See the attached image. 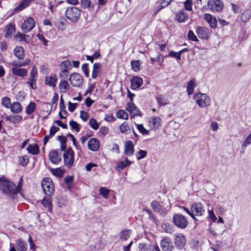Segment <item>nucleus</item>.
<instances>
[{
    "label": "nucleus",
    "mask_w": 251,
    "mask_h": 251,
    "mask_svg": "<svg viewBox=\"0 0 251 251\" xmlns=\"http://www.w3.org/2000/svg\"><path fill=\"white\" fill-rule=\"evenodd\" d=\"M0 190L8 197H12L19 192L14 183L5 179L0 178Z\"/></svg>",
    "instance_id": "f257e3e1"
},
{
    "label": "nucleus",
    "mask_w": 251,
    "mask_h": 251,
    "mask_svg": "<svg viewBox=\"0 0 251 251\" xmlns=\"http://www.w3.org/2000/svg\"><path fill=\"white\" fill-rule=\"evenodd\" d=\"M81 14V10L75 6L68 7L65 11V17L73 23L78 21Z\"/></svg>",
    "instance_id": "f03ea898"
},
{
    "label": "nucleus",
    "mask_w": 251,
    "mask_h": 251,
    "mask_svg": "<svg viewBox=\"0 0 251 251\" xmlns=\"http://www.w3.org/2000/svg\"><path fill=\"white\" fill-rule=\"evenodd\" d=\"M194 98L196 103L200 107L204 108L210 104V98L206 94L198 93L195 95Z\"/></svg>",
    "instance_id": "7ed1b4c3"
},
{
    "label": "nucleus",
    "mask_w": 251,
    "mask_h": 251,
    "mask_svg": "<svg viewBox=\"0 0 251 251\" xmlns=\"http://www.w3.org/2000/svg\"><path fill=\"white\" fill-rule=\"evenodd\" d=\"M41 185L44 193L48 196H50L54 192V185L50 178H44L42 181Z\"/></svg>",
    "instance_id": "20e7f679"
},
{
    "label": "nucleus",
    "mask_w": 251,
    "mask_h": 251,
    "mask_svg": "<svg viewBox=\"0 0 251 251\" xmlns=\"http://www.w3.org/2000/svg\"><path fill=\"white\" fill-rule=\"evenodd\" d=\"M191 217L196 220L195 216H201L203 214L205 210L203 205L201 202H194L191 206Z\"/></svg>",
    "instance_id": "39448f33"
},
{
    "label": "nucleus",
    "mask_w": 251,
    "mask_h": 251,
    "mask_svg": "<svg viewBox=\"0 0 251 251\" xmlns=\"http://www.w3.org/2000/svg\"><path fill=\"white\" fill-rule=\"evenodd\" d=\"M173 222L176 226L181 229L186 228L188 224L186 217L180 214H175L174 215Z\"/></svg>",
    "instance_id": "423d86ee"
},
{
    "label": "nucleus",
    "mask_w": 251,
    "mask_h": 251,
    "mask_svg": "<svg viewBox=\"0 0 251 251\" xmlns=\"http://www.w3.org/2000/svg\"><path fill=\"white\" fill-rule=\"evenodd\" d=\"M207 6L212 12H219L223 9L224 4L221 0H208Z\"/></svg>",
    "instance_id": "0eeeda50"
},
{
    "label": "nucleus",
    "mask_w": 251,
    "mask_h": 251,
    "mask_svg": "<svg viewBox=\"0 0 251 251\" xmlns=\"http://www.w3.org/2000/svg\"><path fill=\"white\" fill-rule=\"evenodd\" d=\"M63 158L65 165L68 168H71L74 162V152L70 147L64 151Z\"/></svg>",
    "instance_id": "6e6552de"
},
{
    "label": "nucleus",
    "mask_w": 251,
    "mask_h": 251,
    "mask_svg": "<svg viewBox=\"0 0 251 251\" xmlns=\"http://www.w3.org/2000/svg\"><path fill=\"white\" fill-rule=\"evenodd\" d=\"M186 239L185 236L181 233H177L174 235V244L178 249H182L185 246Z\"/></svg>",
    "instance_id": "1a4fd4ad"
},
{
    "label": "nucleus",
    "mask_w": 251,
    "mask_h": 251,
    "mask_svg": "<svg viewBox=\"0 0 251 251\" xmlns=\"http://www.w3.org/2000/svg\"><path fill=\"white\" fill-rule=\"evenodd\" d=\"M35 25V21L32 18H29L23 23L21 28L24 32H28Z\"/></svg>",
    "instance_id": "9d476101"
},
{
    "label": "nucleus",
    "mask_w": 251,
    "mask_h": 251,
    "mask_svg": "<svg viewBox=\"0 0 251 251\" xmlns=\"http://www.w3.org/2000/svg\"><path fill=\"white\" fill-rule=\"evenodd\" d=\"M72 64H60L59 69L60 72L59 76L63 79H66L69 74V71L72 69Z\"/></svg>",
    "instance_id": "9b49d317"
},
{
    "label": "nucleus",
    "mask_w": 251,
    "mask_h": 251,
    "mask_svg": "<svg viewBox=\"0 0 251 251\" xmlns=\"http://www.w3.org/2000/svg\"><path fill=\"white\" fill-rule=\"evenodd\" d=\"M69 80L73 86L78 87L81 85L83 80L81 75L78 73H74L70 75Z\"/></svg>",
    "instance_id": "f8f14e48"
},
{
    "label": "nucleus",
    "mask_w": 251,
    "mask_h": 251,
    "mask_svg": "<svg viewBox=\"0 0 251 251\" xmlns=\"http://www.w3.org/2000/svg\"><path fill=\"white\" fill-rule=\"evenodd\" d=\"M160 247L163 251H172L174 249L171 240L167 237L164 238L161 241Z\"/></svg>",
    "instance_id": "ddd939ff"
},
{
    "label": "nucleus",
    "mask_w": 251,
    "mask_h": 251,
    "mask_svg": "<svg viewBox=\"0 0 251 251\" xmlns=\"http://www.w3.org/2000/svg\"><path fill=\"white\" fill-rule=\"evenodd\" d=\"M196 33L201 39H207L210 35L209 30L203 26H198L196 29Z\"/></svg>",
    "instance_id": "4468645a"
},
{
    "label": "nucleus",
    "mask_w": 251,
    "mask_h": 251,
    "mask_svg": "<svg viewBox=\"0 0 251 251\" xmlns=\"http://www.w3.org/2000/svg\"><path fill=\"white\" fill-rule=\"evenodd\" d=\"M126 109L131 114H133V116H141L142 114L138 110L136 105L131 101L129 102L127 104Z\"/></svg>",
    "instance_id": "2eb2a0df"
},
{
    "label": "nucleus",
    "mask_w": 251,
    "mask_h": 251,
    "mask_svg": "<svg viewBox=\"0 0 251 251\" xmlns=\"http://www.w3.org/2000/svg\"><path fill=\"white\" fill-rule=\"evenodd\" d=\"M204 19L209 24L212 28H214L217 26V20L216 18L213 17L212 15L206 13L204 15Z\"/></svg>",
    "instance_id": "dca6fc26"
},
{
    "label": "nucleus",
    "mask_w": 251,
    "mask_h": 251,
    "mask_svg": "<svg viewBox=\"0 0 251 251\" xmlns=\"http://www.w3.org/2000/svg\"><path fill=\"white\" fill-rule=\"evenodd\" d=\"M131 88L133 90L139 88L143 84V79L139 76H134L130 80Z\"/></svg>",
    "instance_id": "f3484780"
},
{
    "label": "nucleus",
    "mask_w": 251,
    "mask_h": 251,
    "mask_svg": "<svg viewBox=\"0 0 251 251\" xmlns=\"http://www.w3.org/2000/svg\"><path fill=\"white\" fill-rule=\"evenodd\" d=\"M15 39L19 42L27 44L31 40L29 35L23 34L20 32L17 33L15 36Z\"/></svg>",
    "instance_id": "a211bd4d"
},
{
    "label": "nucleus",
    "mask_w": 251,
    "mask_h": 251,
    "mask_svg": "<svg viewBox=\"0 0 251 251\" xmlns=\"http://www.w3.org/2000/svg\"><path fill=\"white\" fill-rule=\"evenodd\" d=\"M49 157L50 161L55 164H57L61 161V158L59 156V154L56 150H53L50 151Z\"/></svg>",
    "instance_id": "6ab92c4d"
},
{
    "label": "nucleus",
    "mask_w": 251,
    "mask_h": 251,
    "mask_svg": "<svg viewBox=\"0 0 251 251\" xmlns=\"http://www.w3.org/2000/svg\"><path fill=\"white\" fill-rule=\"evenodd\" d=\"M100 146L99 141L96 138H91L88 142V147L92 151H97Z\"/></svg>",
    "instance_id": "aec40b11"
},
{
    "label": "nucleus",
    "mask_w": 251,
    "mask_h": 251,
    "mask_svg": "<svg viewBox=\"0 0 251 251\" xmlns=\"http://www.w3.org/2000/svg\"><path fill=\"white\" fill-rule=\"evenodd\" d=\"M197 85L196 79L195 78L191 79L188 82L187 85V92L189 96L191 95L194 93V89Z\"/></svg>",
    "instance_id": "412c9836"
},
{
    "label": "nucleus",
    "mask_w": 251,
    "mask_h": 251,
    "mask_svg": "<svg viewBox=\"0 0 251 251\" xmlns=\"http://www.w3.org/2000/svg\"><path fill=\"white\" fill-rule=\"evenodd\" d=\"M188 18L189 16L188 14L183 11H178L176 15V20L179 23L186 22L188 19Z\"/></svg>",
    "instance_id": "4be33fe9"
},
{
    "label": "nucleus",
    "mask_w": 251,
    "mask_h": 251,
    "mask_svg": "<svg viewBox=\"0 0 251 251\" xmlns=\"http://www.w3.org/2000/svg\"><path fill=\"white\" fill-rule=\"evenodd\" d=\"M34 0H23V1L15 8V12L20 11L29 6L30 4Z\"/></svg>",
    "instance_id": "5701e85b"
},
{
    "label": "nucleus",
    "mask_w": 251,
    "mask_h": 251,
    "mask_svg": "<svg viewBox=\"0 0 251 251\" xmlns=\"http://www.w3.org/2000/svg\"><path fill=\"white\" fill-rule=\"evenodd\" d=\"M125 151L127 155H132L134 154V145L131 141L126 142Z\"/></svg>",
    "instance_id": "b1692460"
},
{
    "label": "nucleus",
    "mask_w": 251,
    "mask_h": 251,
    "mask_svg": "<svg viewBox=\"0 0 251 251\" xmlns=\"http://www.w3.org/2000/svg\"><path fill=\"white\" fill-rule=\"evenodd\" d=\"M11 111L15 114L21 112L23 110L22 105L18 102H14L10 106Z\"/></svg>",
    "instance_id": "393cba45"
},
{
    "label": "nucleus",
    "mask_w": 251,
    "mask_h": 251,
    "mask_svg": "<svg viewBox=\"0 0 251 251\" xmlns=\"http://www.w3.org/2000/svg\"><path fill=\"white\" fill-rule=\"evenodd\" d=\"M57 78L55 75H50L47 76L45 80V83L51 87H54L56 86Z\"/></svg>",
    "instance_id": "a878e982"
},
{
    "label": "nucleus",
    "mask_w": 251,
    "mask_h": 251,
    "mask_svg": "<svg viewBox=\"0 0 251 251\" xmlns=\"http://www.w3.org/2000/svg\"><path fill=\"white\" fill-rule=\"evenodd\" d=\"M119 130L122 134H128L131 132V128L130 127L128 124L125 122L119 126Z\"/></svg>",
    "instance_id": "bb28decb"
},
{
    "label": "nucleus",
    "mask_w": 251,
    "mask_h": 251,
    "mask_svg": "<svg viewBox=\"0 0 251 251\" xmlns=\"http://www.w3.org/2000/svg\"><path fill=\"white\" fill-rule=\"evenodd\" d=\"M161 120L159 117H153L150 121V125L154 128H158L161 125Z\"/></svg>",
    "instance_id": "cd10ccee"
},
{
    "label": "nucleus",
    "mask_w": 251,
    "mask_h": 251,
    "mask_svg": "<svg viewBox=\"0 0 251 251\" xmlns=\"http://www.w3.org/2000/svg\"><path fill=\"white\" fill-rule=\"evenodd\" d=\"M14 54L19 59H23L24 57V50L21 46L16 47L14 50Z\"/></svg>",
    "instance_id": "c85d7f7f"
},
{
    "label": "nucleus",
    "mask_w": 251,
    "mask_h": 251,
    "mask_svg": "<svg viewBox=\"0 0 251 251\" xmlns=\"http://www.w3.org/2000/svg\"><path fill=\"white\" fill-rule=\"evenodd\" d=\"M42 204L44 207L47 208L48 211L52 212V204L50 197H45L42 201Z\"/></svg>",
    "instance_id": "c756f323"
},
{
    "label": "nucleus",
    "mask_w": 251,
    "mask_h": 251,
    "mask_svg": "<svg viewBox=\"0 0 251 251\" xmlns=\"http://www.w3.org/2000/svg\"><path fill=\"white\" fill-rule=\"evenodd\" d=\"M27 151L28 153H31L33 155H37L39 152V147L37 144L31 145L29 144L27 148Z\"/></svg>",
    "instance_id": "7c9ffc66"
},
{
    "label": "nucleus",
    "mask_w": 251,
    "mask_h": 251,
    "mask_svg": "<svg viewBox=\"0 0 251 251\" xmlns=\"http://www.w3.org/2000/svg\"><path fill=\"white\" fill-rule=\"evenodd\" d=\"M16 245L18 251H26V246L25 242L21 239L16 241Z\"/></svg>",
    "instance_id": "2f4dec72"
},
{
    "label": "nucleus",
    "mask_w": 251,
    "mask_h": 251,
    "mask_svg": "<svg viewBox=\"0 0 251 251\" xmlns=\"http://www.w3.org/2000/svg\"><path fill=\"white\" fill-rule=\"evenodd\" d=\"M12 71L14 75L20 76H25L27 74V71L25 69L18 67L13 68Z\"/></svg>",
    "instance_id": "473e14b6"
},
{
    "label": "nucleus",
    "mask_w": 251,
    "mask_h": 251,
    "mask_svg": "<svg viewBox=\"0 0 251 251\" xmlns=\"http://www.w3.org/2000/svg\"><path fill=\"white\" fill-rule=\"evenodd\" d=\"M15 32L14 25L11 24L7 25L5 28V37L6 38H9L11 37L13 33Z\"/></svg>",
    "instance_id": "72a5a7b5"
},
{
    "label": "nucleus",
    "mask_w": 251,
    "mask_h": 251,
    "mask_svg": "<svg viewBox=\"0 0 251 251\" xmlns=\"http://www.w3.org/2000/svg\"><path fill=\"white\" fill-rule=\"evenodd\" d=\"M139 251H153V246L150 244L140 243L139 245Z\"/></svg>",
    "instance_id": "f704fd0d"
},
{
    "label": "nucleus",
    "mask_w": 251,
    "mask_h": 251,
    "mask_svg": "<svg viewBox=\"0 0 251 251\" xmlns=\"http://www.w3.org/2000/svg\"><path fill=\"white\" fill-rule=\"evenodd\" d=\"M58 88L61 92L64 93L69 89V84L66 80H63L60 82Z\"/></svg>",
    "instance_id": "c9c22d12"
},
{
    "label": "nucleus",
    "mask_w": 251,
    "mask_h": 251,
    "mask_svg": "<svg viewBox=\"0 0 251 251\" xmlns=\"http://www.w3.org/2000/svg\"><path fill=\"white\" fill-rule=\"evenodd\" d=\"M131 164L130 160L127 158L124 161H120L117 163V165L115 167V169L117 170H123L127 165H129Z\"/></svg>",
    "instance_id": "e433bc0d"
},
{
    "label": "nucleus",
    "mask_w": 251,
    "mask_h": 251,
    "mask_svg": "<svg viewBox=\"0 0 251 251\" xmlns=\"http://www.w3.org/2000/svg\"><path fill=\"white\" fill-rule=\"evenodd\" d=\"M156 100L159 105V106H163L166 105L168 103L167 100L165 98V96L162 95H158L156 96Z\"/></svg>",
    "instance_id": "4c0bfd02"
},
{
    "label": "nucleus",
    "mask_w": 251,
    "mask_h": 251,
    "mask_svg": "<svg viewBox=\"0 0 251 251\" xmlns=\"http://www.w3.org/2000/svg\"><path fill=\"white\" fill-rule=\"evenodd\" d=\"M131 231L129 229L122 230L120 234V239L123 240H127L130 237Z\"/></svg>",
    "instance_id": "58836bf2"
},
{
    "label": "nucleus",
    "mask_w": 251,
    "mask_h": 251,
    "mask_svg": "<svg viewBox=\"0 0 251 251\" xmlns=\"http://www.w3.org/2000/svg\"><path fill=\"white\" fill-rule=\"evenodd\" d=\"M36 109V104L31 101L25 108V112L29 115L32 114Z\"/></svg>",
    "instance_id": "ea45409f"
},
{
    "label": "nucleus",
    "mask_w": 251,
    "mask_h": 251,
    "mask_svg": "<svg viewBox=\"0 0 251 251\" xmlns=\"http://www.w3.org/2000/svg\"><path fill=\"white\" fill-rule=\"evenodd\" d=\"M251 144V133L246 138L241 146L242 153L244 152L246 147Z\"/></svg>",
    "instance_id": "a19ab883"
},
{
    "label": "nucleus",
    "mask_w": 251,
    "mask_h": 251,
    "mask_svg": "<svg viewBox=\"0 0 251 251\" xmlns=\"http://www.w3.org/2000/svg\"><path fill=\"white\" fill-rule=\"evenodd\" d=\"M151 206L155 212L161 213L162 206L157 201H152L151 203Z\"/></svg>",
    "instance_id": "79ce46f5"
},
{
    "label": "nucleus",
    "mask_w": 251,
    "mask_h": 251,
    "mask_svg": "<svg viewBox=\"0 0 251 251\" xmlns=\"http://www.w3.org/2000/svg\"><path fill=\"white\" fill-rule=\"evenodd\" d=\"M29 161V158L27 155L20 156L19 157V163L23 167H25Z\"/></svg>",
    "instance_id": "37998d69"
},
{
    "label": "nucleus",
    "mask_w": 251,
    "mask_h": 251,
    "mask_svg": "<svg viewBox=\"0 0 251 251\" xmlns=\"http://www.w3.org/2000/svg\"><path fill=\"white\" fill-rule=\"evenodd\" d=\"M100 64H94L93 65V69L92 74V77L93 78H96L99 72H100Z\"/></svg>",
    "instance_id": "c03bdc74"
},
{
    "label": "nucleus",
    "mask_w": 251,
    "mask_h": 251,
    "mask_svg": "<svg viewBox=\"0 0 251 251\" xmlns=\"http://www.w3.org/2000/svg\"><path fill=\"white\" fill-rule=\"evenodd\" d=\"M11 103L10 99L7 97H3L1 99V104L6 108H9Z\"/></svg>",
    "instance_id": "a18cd8bd"
},
{
    "label": "nucleus",
    "mask_w": 251,
    "mask_h": 251,
    "mask_svg": "<svg viewBox=\"0 0 251 251\" xmlns=\"http://www.w3.org/2000/svg\"><path fill=\"white\" fill-rule=\"evenodd\" d=\"M117 117L120 119L127 120L128 119V114L123 110H119L116 114Z\"/></svg>",
    "instance_id": "49530a36"
},
{
    "label": "nucleus",
    "mask_w": 251,
    "mask_h": 251,
    "mask_svg": "<svg viewBox=\"0 0 251 251\" xmlns=\"http://www.w3.org/2000/svg\"><path fill=\"white\" fill-rule=\"evenodd\" d=\"M147 151L145 150H139L137 152L136 156L137 160H141L147 156Z\"/></svg>",
    "instance_id": "de8ad7c7"
},
{
    "label": "nucleus",
    "mask_w": 251,
    "mask_h": 251,
    "mask_svg": "<svg viewBox=\"0 0 251 251\" xmlns=\"http://www.w3.org/2000/svg\"><path fill=\"white\" fill-rule=\"evenodd\" d=\"M251 17L250 12L246 11L243 12L241 16V20L243 22L246 23L249 20Z\"/></svg>",
    "instance_id": "09e8293b"
},
{
    "label": "nucleus",
    "mask_w": 251,
    "mask_h": 251,
    "mask_svg": "<svg viewBox=\"0 0 251 251\" xmlns=\"http://www.w3.org/2000/svg\"><path fill=\"white\" fill-rule=\"evenodd\" d=\"M99 193L104 199H107L109 193V190L105 187H100L99 189Z\"/></svg>",
    "instance_id": "8fccbe9b"
},
{
    "label": "nucleus",
    "mask_w": 251,
    "mask_h": 251,
    "mask_svg": "<svg viewBox=\"0 0 251 251\" xmlns=\"http://www.w3.org/2000/svg\"><path fill=\"white\" fill-rule=\"evenodd\" d=\"M89 124L91 128L96 130L99 128V125L97 121L94 118H91L89 120Z\"/></svg>",
    "instance_id": "3c124183"
},
{
    "label": "nucleus",
    "mask_w": 251,
    "mask_h": 251,
    "mask_svg": "<svg viewBox=\"0 0 251 251\" xmlns=\"http://www.w3.org/2000/svg\"><path fill=\"white\" fill-rule=\"evenodd\" d=\"M69 125L71 126L73 129L75 130L76 132H79L80 130L79 125L76 122L71 120L69 123Z\"/></svg>",
    "instance_id": "603ef678"
},
{
    "label": "nucleus",
    "mask_w": 251,
    "mask_h": 251,
    "mask_svg": "<svg viewBox=\"0 0 251 251\" xmlns=\"http://www.w3.org/2000/svg\"><path fill=\"white\" fill-rule=\"evenodd\" d=\"M183 52V50H180L178 52H175L171 51L169 52V55L170 57L176 58L177 60H180L181 58V54Z\"/></svg>",
    "instance_id": "864d4df0"
},
{
    "label": "nucleus",
    "mask_w": 251,
    "mask_h": 251,
    "mask_svg": "<svg viewBox=\"0 0 251 251\" xmlns=\"http://www.w3.org/2000/svg\"><path fill=\"white\" fill-rule=\"evenodd\" d=\"M188 39L192 41L198 42L199 41L198 39L197 36L195 35L193 31L192 30H189L188 33Z\"/></svg>",
    "instance_id": "5fc2aeb1"
},
{
    "label": "nucleus",
    "mask_w": 251,
    "mask_h": 251,
    "mask_svg": "<svg viewBox=\"0 0 251 251\" xmlns=\"http://www.w3.org/2000/svg\"><path fill=\"white\" fill-rule=\"evenodd\" d=\"M65 182L67 185L68 189H70L73 181V177L72 176H68L64 179Z\"/></svg>",
    "instance_id": "6e6d98bb"
},
{
    "label": "nucleus",
    "mask_w": 251,
    "mask_h": 251,
    "mask_svg": "<svg viewBox=\"0 0 251 251\" xmlns=\"http://www.w3.org/2000/svg\"><path fill=\"white\" fill-rule=\"evenodd\" d=\"M137 127L140 132L142 134L144 135L148 134L149 131L144 128L142 124L137 125Z\"/></svg>",
    "instance_id": "4d7b16f0"
},
{
    "label": "nucleus",
    "mask_w": 251,
    "mask_h": 251,
    "mask_svg": "<svg viewBox=\"0 0 251 251\" xmlns=\"http://www.w3.org/2000/svg\"><path fill=\"white\" fill-rule=\"evenodd\" d=\"M91 1L90 0H81L80 1V4L83 8H86L89 7L90 6Z\"/></svg>",
    "instance_id": "13d9d810"
},
{
    "label": "nucleus",
    "mask_w": 251,
    "mask_h": 251,
    "mask_svg": "<svg viewBox=\"0 0 251 251\" xmlns=\"http://www.w3.org/2000/svg\"><path fill=\"white\" fill-rule=\"evenodd\" d=\"M59 130V127H58L56 126H51V127H50V137H52L54 135L55 133L56 132H57Z\"/></svg>",
    "instance_id": "bf43d9fd"
},
{
    "label": "nucleus",
    "mask_w": 251,
    "mask_h": 251,
    "mask_svg": "<svg viewBox=\"0 0 251 251\" xmlns=\"http://www.w3.org/2000/svg\"><path fill=\"white\" fill-rule=\"evenodd\" d=\"M100 56L99 52H96L92 56L86 55L87 60L92 62L94 58H97Z\"/></svg>",
    "instance_id": "052dcab7"
},
{
    "label": "nucleus",
    "mask_w": 251,
    "mask_h": 251,
    "mask_svg": "<svg viewBox=\"0 0 251 251\" xmlns=\"http://www.w3.org/2000/svg\"><path fill=\"white\" fill-rule=\"evenodd\" d=\"M52 174L56 176L61 177L63 172L60 168H57L52 171Z\"/></svg>",
    "instance_id": "680f3d73"
},
{
    "label": "nucleus",
    "mask_w": 251,
    "mask_h": 251,
    "mask_svg": "<svg viewBox=\"0 0 251 251\" xmlns=\"http://www.w3.org/2000/svg\"><path fill=\"white\" fill-rule=\"evenodd\" d=\"M192 2L191 0H186L184 2L185 8L186 10L190 11L192 10Z\"/></svg>",
    "instance_id": "e2e57ef3"
},
{
    "label": "nucleus",
    "mask_w": 251,
    "mask_h": 251,
    "mask_svg": "<svg viewBox=\"0 0 251 251\" xmlns=\"http://www.w3.org/2000/svg\"><path fill=\"white\" fill-rule=\"evenodd\" d=\"M28 242L29 246H30V249L33 250V251H35V249L36 246H35L30 235H29V237L28 238Z\"/></svg>",
    "instance_id": "0e129e2a"
},
{
    "label": "nucleus",
    "mask_w": 251,
    "mask_h": 251,
    "mask_svg": "<svg viewBox=\"0 0 251 251\" xmlns=\"http://www.w3.org/2000/svg\"><path fill=\"white\" fill-rule=\"evenodd\" d=\"M82 70L86 77L89 76V73L88 69V64H83L82 66Z\"/></svg>",
    "instance_id": "69168bd1"
},
{
    "label": "nucleus",
    "mask_w": 251,
    "mask_h": 251,
    "mask_svg": "<svg viewBox=\"0 0 251 251\" xmlns=\"http://www.w3.org/2000/svg\"><path fill=\"white\" fill-rule=\"evenodd\" d=\"M22 120V116H21L20 115H14V116H12V123H19L20 121H21Z\"/></svg>",
    "instance_id": "338daca9"
},
{
    "label": "nucleus",
    "mask_w": 251,
    "mask_h": 251,
    "mask_svg": "<svg viewBox=\"0 0 251 251\" xmlns=\"http://www.w3.org/2000/svg\"><path fill=\"white\" fill-rule=\"evenodd\" d=\"M80 117L83 121L85 122L88 118V114L86 112L81 111Z\"/></svg>",
    "instance_id": "774afa93"
}]
</instances>
